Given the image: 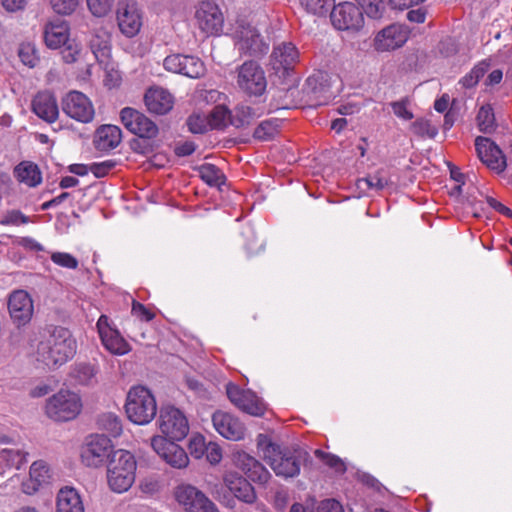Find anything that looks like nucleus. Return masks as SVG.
Returning a JSON list of instances; mask_svg holds the SVG:
<instances>
[{
	"label": "nucleus",
	"instance_id": "nucleus-1",
	"mask_svg": "<svg viewBox=\"0 0 512 512\" xmlns=\"http://www.w3.org/2000/svg\"><path fill=\"white\" fill-rule=\"evenodd\" d=\"M76 349V340L67 328L49 326L37 345L35 358L44 367L56 369L73 358Z\"/></svg>",
	"mask_w": 512,
	"mask_h": 512
},
{
	"label": "nucleus",
	"instance_id": "nucleus-2",
	"mask_svg": "<svg viewBox=\"0 0 512 512\" xmlns=\"http://www.w3.org/2000/svg\"><path fill=\"white\" fill-rule=\"evenodd\" d=\"M258 449L277 476L293 478L299 475L302 461L308 453L302 450L281 451L267 436L260 434L257 441Z\"/></svg>",
	"mask_w": 512,
	"mask_h": 512
},
{
	"label": "nucleus",
	"instance_id": "nucleus-3",
	"mask_svg": "<svg viewBox=\"0 0 512 512\" xmlns=\"http://www.w3.org/2000/svg\"><path fill=\"white\" fill-rule=\"evenodd\" d=\"M136 461L126 450H116L110 455L107 467V479L110 488L122 493L127 491L135 480Z\"/></svg>",
	"mask_w": 512,
	"mask_h": 512
},
{
	"label": "nucleus",
	"instance_id": "nucleus-4",
	"mask_svg": "<svg viewBox=\"0 0 512 512\" xmlns=\"http://www.w3.org/2000/svg\"><path fill=\"white\" fill-rule=\"evenodd\" d=\"M125 410L133 423L145 425L150 423L157 413L156 400L147 388L133 387L128 393Z\"/></svg>",
	"mask_w": 512,
	"mask_h": 512
},
{
	"label": "nucleus",
	"instance_id": "nucleus-5",
	"mask_svg": "<svg viewBox=\"0 0 512 512\" xmlns=\"http://www.w3.org/2000/svg\"><path fill=\"white\" fill-rule=\"evenodd\" d=\"M333 79L327 73L318 71L309 76L301 89V101L309 106H320L335 97L332 90Z\"/></svg>",
	"mask_w": 512,
	"mask_h": 512
},
{
	"label": "nucleus",
	"instance_id": "nucleus-6",
	"mask_svg": "<svg viewBox=\"0 0 512 512\" xmlns=\"http://www.w3.org/2000/svg\"><path fill=\"white\" fill-rule=\"evenodd\" d=\"M82 409L81 398L78 394L61 390L50 397L46 404V414L54 421H70L77 417Z\"/></svg>",
	"mask_w": 512,
	"mask_h": 512
},
{
	"label": "nucleus",
	"instance_id": "nucleus-7",
	"mask_svg": "<svg viewBox=\"0 0 512 512\" xmlns=\"http://www.w3.org/2000/svg\"><path fill=\"white\" fill-rule=\"evenodd\" d=\"M237 87L249 96H261L267 87L262 67L255 61H245L236 69Z\"/></svg>",
	"mask_w": 512,
	"mask_h": 512
},
{
	"label": "nucleus",
	"instance_id": "nucleus-8",
	"mask_svg": "<svg viewBox=\"0 0 512 512\" xmlns=\"http://www.w3.org/2000/svg\"><path fill=\"white\" fill-rule=\"evenodd\" d=\"M235 45L242 55L261 57L269 50L268 43L252 25L238 22L234 30Z\"/></svg>",
	"mask_w": 512,
	"mask_h": 512
},
{
	"label": "nucleus",
	"instance_id": "nucleus-9",
	"mask_svg": "<svg viewBox=\"0 0 512 512\" xmlns=\"http://www.w3.org/2000/svg\"><path fill=\"white\" fill-rule=\"evenodd\" d=\"M194 20L199 30L207 36H217L222 32L224 15L212 0H202L195 6Z\"/></svg>",
	"mask_w": 512,
	"mask_h": 512
},
{
	"label": "nucleus",
	"instance_id": "nucleus-10",
	"mask_svg": "<svg viewBox=\"0 0 512 512\" xmlns=\"http://www.w3.org/2000/svg\"><path fill=\"white\" fill-rule=\"evenodd\" d=\"M159 429L163 438L169 441H180L189 432V424L186 416L174 406H163L159 414Z\"/></svg>",
	"mask_w": 512,
	"mask_h": 512
},
{
	"label": "nucleus",
	"instance_id": "nucleus-11",
	"mask_svg": "<svg viewBox=\"0 0 512 512\" xmlns=\"http://www.w3.org/2000/svg\"><path fill=\"white\" fill-rule=\"evenodd\" d=\"M174 496L177 503L186 512H219L216 505L193 485H178L175 488Z\"/></svg>",
	"mask_w": 512,
	"mask_h": 512
},
{
	"label": "nucleus",
	"instance_id": "nucleus-12",
	"mask_svg": "<svg viewBox=\"0 0 512 512\" xmlns=\"http://www.w3.org/2000/svg\"><path fill=\"white\" fill-rule=\"evenodd\" d=\"M61 105L63 112L78 122L89 123L94 119V106L82 92L76 90L68 92L63 97Z\"/></svg>",
	"mask_w": 512,
	"mask_h": 512
},
{
	"label": "nucleus",
	"instance_id": "nucleus-13",
	"mask_svg": "<svg viewBox=\"0 0 512 512\" xmlns=\"http://www.w3.org/2000/svg\"><path fill=\"white\" fill-rule=\"evenodd\" d=\"M120 118L124 127L140 138L153 139L158 135V126L145 114L134 108H123Z\"/></svg>",
	"mask_w": 512,
	"mask_h": 512
},
{
	"label": "nucleus",
	"instance_id": "nucleus-14",
	"mask_svg": "<svg viewBox=\"0 0 512 512\" xmlns=\"http://www.w3.org/2000/svg\"><path fill=\"white\" fill-rule=\"evenodd\" d=\"M330 19L333 26L338 30L358 31L364 25L362 10L351 2H343L337 6L333 5Z\"/></svg>",
	"mask_w": 512,
	"mask_h": 512
},
{
	"label": "nucleus",
	"instance_id": "nucleus-15",
	"mask_svg": "<svg viewBox=\"0 0 512 512\" xmlns=\"http://www.w3.org/2000/svg\"><path fill=\"white\" fill-rule=\"evenodd\" d=\"M117 23L126 37L137 35L142 26V11L134 0H120L117 6Z\"/></svg>",
	"mask_w": 512,
	"mask_h": 512
},
{
	"label": "nucleus",
	"instance_id": "nucleus-16",
	"mask_svg": "<svg viewBox=\"0 0 512 512\" xmlns=\"http://www.w3.org/2000/svg\"><path fill=\"white\" fill-rule=\"evenodd\" d=\"M151 446L166 463L174 468L182 469L189 463L187 453L175 441H169L162 436H154L151 439Z\"/></svg>",
	"mask_w": 512,
	"mask_h": 512
},
{
	"label": "nucleus",
	"instance_id": "nucleus-17",
	"mask_svg": "<svg viewBox=\"0 0 512 512\" xmlns=\"http://www.w3.org/2000/svg\"><path fill=\"white\" fill-rule=\"evenodd\" d=\"M212 423L215 430L224 438L239 441L244 438L246 427L235 415L218 410L212 415Z\"/></svg>",
	"mask_w": 512,
	"mask_h": 512
},
{
	"label": "nucleus",
	"instance_id": "nucleus-18",
	"mask_svg": "<svg viewBox=\"0 0 512 512\" xmlns=\"http://www.w3.org/2000/svg\"><path fill=\"white\" fill-rule=\"evenodd\" d=\"M111 440L105 435H93L81 452L82 462L89 467H98L110 458Z\"/></svg>",
	"mask_w": 512,
	"mask_h": 512
},
{
	"label": "nucleus",
	"instance_id": "nucleus-19",
	"mask_svg": "<svg viewBox=\"0 0 512 512\" xmlns=\"http://www.w3.org/2000/svg\"><path fill=\"white\" fill-rule=\"evenodd\" d=\"M8 310L13 323L18 327L30 322L34 307L30 295L24 290L13 291L8 300Z\"/></svg>",
	"mask_w": 512,
	"mask_h": 512
},
{
	"label": "nucleus",
	"instance_id": "nucleus-20",
	"mask_svg": "<svg viewBox=\"0 0 512 512\" xmlns=\"http://www.w3.org/2000/svg\"><path fill=\"white\" fill-rule=\"evenodd\" d=\"M475 148L481 162L488 168L500 173L506 168V159L502 150L489 138L478 136Z\"/></svg>",
	"mask_w": 512,
	"mask_h": 512
},
{
	"label": "nucleus",
	"instance_id": "nucleus-21",
	"mask_svg": "<svg viewBox=\"0 0 512 512\" xmlns=\"http://www.w3.org/2000/svg\"><path fill=\"white\" fill-rule=\"evenodd\" d=\"M96 326L103 345L111 353L123 355L130 350L129 344L120 335L119 331L112 327L106 315L99 317Z\"/></svg>",
	"mask_w": 512,
	"mask_h": 512
},
{
	"label": "nucleus",
	"instance_id": "nucleus-22",
	"mask_svg": "<svg viewBox=\"0 0 512 512\" xmlns=\"http://www.w3.org/2000/svg\"><path fill=\"white\" fill-rule=\"evenodd\" d=\"M408 30L400 24H392L381 30L375 38L378 51H390L403 46L408 39Z\"/></svg>",
	"mask_w": 512,
	"mask_h": 512
},
{
	"label": "nucleus",
	"instance_id": "nucleus-23",
	"mask_svg": "<svg viewBox=\"0 0 512 512\" xmlns=\"http://www.w3.org/2000/svg\"><path fill=\"white\" fill-rule=\"evenodd\" d=\"M299 56V51L293 43L282 42L274 47L270 63L276 72H288L299 61Z\"/></svg>",
	"mask_w": 512,
	"mask_h": 512
},
{
	"label": "nucleus",
	"instance_id": "nucleus-24",
	"mask_svg": "<svg viewBox=\"0 0 512 512\" xmlns=\"http://www.w3.org/2000/svg\"><path fill=\"white\" fill-rule=\"evenodd\" d=\"M44 41L50 49H58L69 40V26L66 21L56 18L48 21L43 28Z\"/></svg>",
	"mask_w": 512,
	"mask_h": 512
},
{
	"label": "nucleus",
	"instance_id": "nucleus-25",
	"mask_svg": "<svg viewBox=\"0 0 512 512\" xmlns=\"http://www.w3.org/2000/svg\"><path fill=\"white\" fill-rule=\"evenodd\" d=\"M32 110L41 119L53 123L59 116L55 96L48 91L39 92L32 100Z\"/></svg>",
	"mask_w": 512,
	"mask_h": 512
},
{
	"label": "nucleus",
	"instance_id": "nucleus-26",
	"mask_svg": "<svg viewBox=\"0 0 512 512\" xmlns=\"http://www.w3.org/2000/svg\"><path fill=\"white\" fill-rule=\"evenodd\" d=\"M147 109L154 114L164 115L174 105V98L166 89L161 87L150 88L144 96Z\"/></svg>",
	"mask_w": 512,
	"mask_h": 512
},
{
	"label": "nucleus",
	"instance_id": "nucleus-27",
	"mask_svg": "<svg viewBox=\"0 0 512 512\" xmlns=\"http://www.w3.org/2000/svg\"><path fill=\"white\" fill-rule=\"evenodd\" d=\"M236 463L244 474L254 482L266 483L270 478L269 471L262 463L247 453H239Z\"/></svg>",
	"mask_w": 512,
	"mask_h": 512
},
{
	"label": "nucleus",
	"instance_id": "nucleus-28",
	"mask_svg": "<svg viewBox=\"0 0 512 512\" xmlns=\"http://www.w3.org/2000/svg\"><path fill=\"white\" fill-rule=\"evenodd\" d=\"M224 483L229 491L239 500L251 504L256 500V494L247 479L236 474H227Z\"/></svg>",
	"mask_w": 512,
	"mask_h": 512
},
{
	"label": "nucleus",
	"instance_id": "nucleus-29",
	"mask_svg": "<svg viewBox=\"0 0 512 512\" xmlns=\"http://www.w3.org/2000/svg\"><path fill=\"white\" fill-rule=\"evenodd\" d=\"M121 142V130L115 125H103L97 129L94 144L100 151L116 148Z\"/></svg>",
	"mask_w": 512,
	"mask_h": 512
},
{
	"label": "nucleus",
	"instance_id": "nucleus-30",
	"mask_svg": "<svg viewBox=\"0 0 512 512\" xmlns=\"http://www.w3.org/2000/svg\"><path fill=\"white\" fill-rule=\"evenodd\" d=\"M56 512H84L81 498L74 488H63L57 496Z\"/></svg>",
	"mask_w": 512,
	"mask_h": 512
},
{
	"label": "nucleus",
	"instance_id": "nucleus-31",
	"mask_svg": "<svg viewBox=\"0 0 512 512\" xmlns=\"http://www.w3.org/2000/svg\"><path fill=\"white\" fill-rule=\"evenodd\" d=\"M14 176L20 183L29 187H36L42 181L38 166L29 161H23L14 168Z\"/></svg>",
	"mask_w": 512,
	"mask_h": 512
},
{
	"label": "nucleus",
	"instance_id": "nucleus-32",
	"mask_svg": "<svg viewBox=\"0 0 512 512\" xmlns=\"http://www.w3.org/2000/svg\"><path fill=\"white\" fill-rule=\"evenodd\" d=\"M89 47L99 62H105L110 53V35L105 30H95L89 40Z\"/></svg>",
	"mask_w": 512,
	"mask_h": 512
},
{
	"label": "nucleus",
	"instance_id": "nucleus-33",
	"mask_svg": "<svg viewBox=\"0 0 512 512\" xmlns=\"http://www.w3.org/2000/svg\"><path fill=\"white\" fill-rule=\"evenodd\" d=\"M236 407L240 410L252 415L262 416L266 411L265 404L251 391L247 390L241 398V401L237 403Z\"/></svg>",
	"mask_w": 512,
	"mask_h": 512
},
{
	"label": "nucleus",
	"instance_id": "nucleus-34",
	"mask_svg": "<svg viewBox=\"0 0 512 512\" xmlns=\"http://www.w3.org/2000/svg\"><path fill=\"white\" fill-rule=\"evenodd\" d=\"M199 177L209 186H221L225 183L226 177L223 172L214 164L204 163L197 168Z\"/></svg>",
	"mask_w": 512,
	"mask_h": 512
},
{
	"label": "nucleus",
	"instance_id": "nucleus-35",
	"mask_svg": "<svg viewBox=\"0 0 512 512\" xmlns=\"http://www.w3.org/2000/svg\"><path fill=\"white\" fill-rule=\"evenodd\" d=\"M97 370L90 364L80 363L77 364L71 376L77 384L80 385H93L97 382L96 380Z\"/></svg>",
	"mask_w": 512,
	"mask_h": 512
},
{
	"label": "nucleus",
	"instance_id": "nucleus-36",
	"mask_svg": "<svg viewBox=\"0 0 512 512\" xmlns=\"http://www.w3.org/2000/svg\"><path fill=\"white\" fill-rule=\"evenodd\" d=\"M97 424L100 429L106 431L113 437H117L122 432V423L120 418L111 412L103 413L98 417Z\"/></svg>",
	"mask_w": 512,
	"mask_h": 512
},
{
	"label": "nucleus",
	"instance_id": "nucleus-37",
	"mask_svg": "<svg viewBox=\"0 0 512 512\" xmlns=\"http://www.w3.org/2000/svg\"><path fill=\"white\" fill-rule=\"evenodd\" d=\"M364 12L371 19H381L386 13L384 0H355Z\"/></svg>",
	"mask_w": 512,
	"mask_h": 512
},
{
	"label": "nucleus",
	"instance_id": "nucleus-38",
	"mask_svg": "<svg viewBox=\"0 0 512 512\" xmlns=\"http://www.w3.org/2000/svg\"><path fill=\"white\" fill-rule=\"evenodd\" d=\"M181 74L190 78H200L205 74L204 63L197 57L184 55Z\"/></svg>",
	"mask_w": 512,
	"mask_h": 512
},
{
	"label": "nucleus",
	"instance_id": "nucleus-39",
	"mask_svg": "<svg viewBox=\"0 0 512 512\" xmlns=\"http://www.w3.org/2000/svg\"><path fill=\"white\" fill-rule=\"evenodd\" d=\"M489 64L485 61L475 65L472 70L459 80V85L465 89L475 87L479 80L486 74Z\"/></svg>",
	"mask_w": 512,
	"mask_h": 512
},
{
	"label": "nucleus",
	"instance_id": "nucleus-40",
	"mask_svg": "<svg viewBox=\"0 0 512 512\" xmlns=\"http://www.w3.org/2000/svg\"><path fill=\"white\" fill-rule=\"evenodd\" d=\"M477 124L481 132L489 134L492 133L496 127L495 116L493 109L490 105L482 106L477 114Z\"/></svg>",
	"mask_w": 512,
	"mask_h": 512
},
{
	"label": "nucleus",
	"instance_id": "nucleus-41",
	"mask_svg": "<svg viewBox=\"0 0 512 512\" xmlns=\"http://www.w3.org/2000/svg\"><path fill=\"white\" fill-rule=\"evenodd\" d=\"M335 0H300L302 7L309 13L314 15H326L331 7H333Z\"/></svg>",
	"mask_w": 512,
	"mask_h": 512
},
{
	"label": "nucleus",
	"instance_id": "nucleus-42",
	"mask_svg": "<svg viewBox=\"0 0 512 512\" xmlns=\"http://www.w3.org/2000/svg\"><path fill=\"white\" fill-rule=\"evenodd\" d=\"M389 184V179L385 176L383 170H378L368 177L358 180V187L365 185L369 189L382 190Z\"/></svg>",
	"mask_w": 512,
	"mask_h": 512
},
{
	"label": "nucleus",
	"instance_id": "nucleus-43",
	"mask_svg": "<svg viewBox=\"0 0 512 512\" xmlns=\"http://www.w3.org/2000/svg\"><path fill=\"white\" fill-rule=\"evenodd\" d=\"M229 110L222 105L215 106L209 115H207V119L209 121V125L211 129H220L226 126L227 119L229 117Z\"/></svg>",
	"mask_w": 512,
	"mask_h": 512
},
{
	"label": "nucleus",
	"instance_id": "nucleus-44",
	"mask_svg": "<svg viewBox=\"0 0 512 512\" xmlns=\"http://www.w3.org/2000/svg\"><path fill=\"white\" fill-rule=\"evenodd\" d=\"M314 454L322 463L333 469L335 472L344 473L346 471L344 462L338 456L324 452L320 449H316Z\"/></svg>",
	"mask_w": 512,
	"mask_h": 512
},
{
	"label": "nucleus",
	"instance_id": "nucleus-45",
	"mask_svg": "<svg viewBox=\"0 0 512 512\" xmlns=\"http://www.w3.org/2000/svg\"><path fill=\"white\" fill-rule=\"evenodd\" d=\"M18 56L24 65L33 68L37 65L39 57L36 48L31 43H22L18 49Z\"/></svg>",
	"mask_w": 512,
	"mask_h": 512
},
{
	"label": "nucleus",
	"instance_id": "nucleus-46",
	"mask_svg": "<svg viewBox=\"0 0 512 512\" xmlns=\"http://www.w3.org/2000/svg\"><path fill=\"white\" fill-rule=\"evenodd\" d=\"M29 477L36 482V485L48 483L50 478L49 469L45 462L35 461L30 467Z\"/></svg>",
	"mask_w": 512,
	"mask_h": 512
},
{
	"label": "nucleus",
	"instance_id": "nucleus-47",
	"mask_svg": "<svg viewBox=\"0 0 512 512\" xmlns=\"http://www.w3.org/2000/svg\"><path fill=\"white\" fill-rule=\"evenodd\" d=\"M188 129L194 134H202L210 129L209 121L206 115L194 113L186 121Z\"/></svg>",
	"mask_w": 512,
	"mask_h": 512
},
{
	"label": "nucleus",
	"instance_id": "nucleus-48",
	"mask_svg": "<svg viewBox=\"0 0 512 512\" xmlns=\"http://www.w3.org/2000/svg\"><path fill=\"white\" fill-rule=\"evenodd\" d=\"M278 125L272 120L262 121L254 131V138L265 141L271 139L277 133Z\"/></svg>",
	"mask_w": 512,
	"mask_h": 512
},
{
	"label": "nucleus",
	"instance_id": "nucleus-49",
	"mask_svg": "<svg viewBox=\"0 0 512 512\" xmlns=\"http://www.w3.org/2000/svg\"><path fill=\"white\" fill-rule=\"evenodd\" d=\"M29 222L30 218L16 209L7 211L0 219V224L4 226H19Z\"/></svg>",
	"mask_w": 512,
	"mask_h": 512
},
{
	"label": "nucleus",
	"instance_id": "nucleus-50",
	"mask_svg": "<svg viewBox=\"0 0 512 512\" xmlns=\"http://www.w3.org/2000/svg\"><path fill=\"white\" fill-rule=\"evenodd\" d=\"M90 12L96 17L106 16L112 9L115 0H86Z\"/></svg>",
	"mask_w": 512,
	"mask_h": 512
},
{
	"label": "nucleus",
	"instance_id": "nucleus-51",
	"mask_svg": "<svg viewBox=\"0 0 512 512\" xmlns=\"http://www.w3.org/2000/svg\"><path fill=\"white\" fill-rule=\"evenodd\" d=\"M414 134L424 137L433 138L437 134V128L431 124L429 120L418 119L412 124Z\"/></svg>",
	"mask_w": 512,
	"mask_h": 512
},
{
	"label": "nucleus",
	"instance_id": "nucleus-52",
	"mask_svg": "<svg viewBox=\"0 0 512 512\" xmlns=\"http://www.w3.org/2000/svg\"><path fill=\"white\" fill-rule=\"evenodd\" d=\"M51 260L58 266L67 269H76L78 267V260L71 254L66 252H53Z\"/></svg>",
	"mask_w": 512,
	"mask_h": 512
},
{
	"label": "nucleus",
	"instance_id": "nucleus-53",
	"mask_svg": "<svg viewBox=\"0 0 512 512\" xmlns=\"http://www.w3.org/2000/svg\"><path fill=\"white\" fill-rule=\"evenodd\" d=\"M53 10L62 15H69L79 5V0H50Z\"/></svg>",
	"mask_w": 512,
	"mask_h": 512
},
{
	"label": "nucleus",
	"instance_id": "nucleus-54",
	"mask_svg": "<svg viewBox=\"0 0 512 512\" xmlns=\"http://www.w3.org/2000/svg\"><path fill=\"white\" fill-rule=\"evenodd\" d=\"M206 447L204 438L201 435L193 436L189 440L188 450L190 454L197 459L204 455Z\"/></svg>",
	"mask_w": 512,
	"mask_h": 512
},
{
	"label": "nucleus",
	"instance_id": "nucleus-55",
	"mask_svg": "<svg viewBox=\"0 0 512 512\" xmlns=\"http://www.w3.org/2000/svg\"><path fill=\"white\" fill-rule=\"evenodd\" d=\"M2 453L11 461V465L15 466L17 469H20L21 466L27 462V452L15 449H5Z\"/></svg>",
	"mask_w": 512,
	"mask_h": 512
},
{
	"label": "nucleus",
	"instance_id": "nucleus-56",
	"mask_svg": "<svg viewBox=\"0 0 512 512\" xmlns=\"http://www.w3.org/2000/svg\"><path fill=\"white\" fill-rule=\"evenodd\" d=\"M132 314L139 318L141 321L149 322L154 319L155 314L149 310L146 306H144L142 303L133 301L132 303Z\"/></svg>",
	"mask_w": 512,
	"mask_h": 512
},
{
	"label": "nucleus",
	"instance_id": "nucleus-57",
	"mask_svg": "<svg viewBox=\"0 0 512 512\" xmlns=\"http://www.w3.org/2000/svg\"><path fill=\"white\" fill-rule=\"evenodd\" d=\"M183 60H184V55L173 54V55L167 56L164 59L163 65L167 71L181 74Z\"/></svg>",
	"mask_w": 512,
	"mask_h": 512
},
{
	"label": "nucleus",
	"instance_id": "nucleus-58",
	"mask_svg": "<svg viewBox=\"0 0 512 512\" xmlns=\"http://www.w3.org/2000/svg\"><path fill=\"white\" fill-rule=\"evenodd\" d=\"M407 101L401 100L392 102L390 105L392 107L393 113L404 120H411L414 116L413 113L407 108Z\"/></svg>",
	"mask_w": 512,
	"mask_h": 512
},
{
	"label": "nucleus",
	"instance_id": "nucleus-59",
	"mask_svg": "<svg viewBox=\"0 0 512 512\" xmlns=\"http://www.w3.org/2000/svg\"><path fill=\"white\" fill-rule=\"evenodd\" d=\"M114 166L115 163L113 161H104L91 164L89 169L97 178H101L106 176Z\"/></svg>",
	"mask_w": 512,
	"mask_h": 512
},
{
	"label": "nucleus",
	"instance_id": "nucleus-60",
	"mask_svg": "<svg viewBox=\"0 0 512 512\" xmlns=\"http://www.w3.org/2000/svg\"><path fill=\"white\" fill-rule=\"evenodd\" d=\"M242 235L248 240L245 244V249L249 254L257 252L262 247V243L257 240L251 229L246 230Z\"/></svg>",
	"mask_w": 512,
	"mask_h": 512
},
{
	"label": "nucleus",
	"instance_id": "nucleus-61",
	"mask_svg": "<svg viewBox=\"0 0 512 512\" xmlns=\"http://www.w3.org/2000/svg\"><path fill=\"white\" fill-rule=\"evenodd\" d=\"M317 512H344L342 505L335 499H326L319 503Z\"/></svg>",
	"mask_w": 512,
	"mask_h": 512
},
{
	"label": "nucleus",
	"instance_id": "nucleus-62",
	"mask_svg": "<svg viewBox=\"0 0 512 512\" xmlns=\"http://www.w3.org/2000/svg\"><path fill=\"white\" fill-rule=\"evenodd\" d=\"M247 390L240 389L233 383H228L226 386V393L229 400L236 406L241 401L242 396Z\"/></svg>",
	"mask_w": 512,
	"mask_h": 512
},
{
	"label": "nucleus",
	"instance_id": "nucleus-63",
	"mask_svg": "<svg viewBox=\"0 0 512 512\" xmlns=\"http://www.w3.org/2000/svg\"><path fill=\"white\" fill-rule=\"evenodd\" d=\"M487 204L500 214L512 219V210L493 197H486Z\"/></svg>",
	"mask_w": 512,
	"mask_h": 512
},
{
	"label": "nucleus",
	"instance_id": "nucleus-64",
	"mask_svg": "<svg viewBox=\"0 0 512 512\" xmlns=\"http://www.w3.org/2000/svg\"><path fill=\"white\" fill-rule=\"evenodd\" d=\"M205 451H206L207 460L211 464H217V463H219L221 461V459H222V452H221V449L217 445L210 443L206 447Z\"/></svg>",
	"mask_w": 512,
	"mask_h": 512
}]
</instances>
